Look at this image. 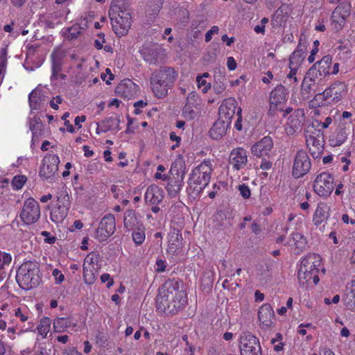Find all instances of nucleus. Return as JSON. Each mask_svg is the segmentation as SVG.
I'll return each mask as SVG.
<instances>
[{"mask_svg": "<svg viewBox=\"0 0 355 355\" xmlns=\"http://www.w3.org/2000/svg\"><path fill=\"white\" fill-rule=\"evenodd\" d=\"M16 280L23 289L29 290L38 286L41 281L39 263L31 261L23 263L17 271Z\"/></svg>", "mask_w": 355, "mask_h": 355, "instance_id": "39448f33", "label": "nucleus"}, {"mask_svg": "<svg viewBox=\"0 0 355 355\" xmlns=\"http://www.w3.org/2000/svg\"><path fill=\"white\" fill-rule=\"evenodd\" d=\"M230 123L219 119L216 121L209 130V135L214 139H219L226 134Z\"/></svg>", "mask_w": 355, "mask_h": 355, "instance_id": "2f4dec72", "label": "nucleus"}, {"mask_svg": "<svg viewBox=\"0 0 355 355\" xmlns=\"http://www.w3.org/2000/svg\"><path fill=\"white\" fill-rule=\"evenodd\" d=\"M347 93V85L343 82H335L329 88L326 89V95L334 103H337Z\"/></svg>", "mask_w": 355, "mask_h": 355, "instance_id": "393cba45", "label": "nucleus"}, {"mask_svg": "<svg viewBox=\"0 0 355 355\" xmlns=\"http://www.w3.org/2000/svg\"><path fill=\"white\" fill-rule=\"evenodd\" d=\"M286 101L287 92L286 88L281 85L275 87L270 94L268 114L270 116H275L279 112H282Z\"/></svg>", "mask_w": 355, "mask_h": 355, "instance_id": "0eeeda50", "label": "nucleus"}, {"mask_svg": "<svg viewBox=\"0 0 355 355\" xmlns=\"http://www.w3.org/2000/svg\"><path fill=\"white\" fill-rule=\"evenodd\" d=\"M64 53L60 50H55L51 55V69H62Z\"/></svg>", "mask_w": 355, "mask_h": 355, "instance_id": "a19ab883", "label": "nucleus"}, {"mask_svg": "<svg viewBox=\"0 0 355 355\" xmlns=\"http://www.w3.org/2000/svg\"><path fill=\"white\" fill-rule=\"evenodd\" d=\"M115 231V218L112 214L105 215L96 230L94 237L99 241H106Z\"/></svg>", "mask_w": 355, "mask_h": 355, "instance_id": "9b49d317", "label": "nucleus"}, {"mask_svg": "<svg viewBox=\"0 0 355 355\" xmlns=\"http://www.w3.org/2000/svg\"><path fill=\"white\" fill-rule=\"evenodd\" d=\"M120 119L118 116H110L101 123V131L107 132L110 130H119Z\"/></svg>", "mask_w": 355, "mask_h": 355, "instance_id": "4c0bfd02", "label": "nucleus"}, {"mask_svg": "<svg viewBox=\"0 0 355 355\" xmlns=\"http://www.w3.org/2000/svg\"><path fill=\"white\" fill-rule=\"evenodd\" d=\"M52 275L56 284H60L64 281V275L57 268L53 270Z\"/></svg>", "mask_w": 355, "mask_h": 355, "instance_id": "6e6d98bb", "label": "nucleus"}, {"mask_svg": "<svg viewBox=\"0 0 355 355\" xmlns=\"http://www.w3.org/2000/svg\"><path fill=\"white\" fill-rule=\"evenodd\" d=\"M289 68L290 72L287 75V79L290 80L291 85H297V83H298V78L297 77V72L298 71V69L293 67Z\"/></svg>", "mask_w": 355, "mask_h": 355, "instance_id": "864d4df0", "label": "nucleus"}, {"mask_svg": "<svg viewBox=\"0 0 355 355\" xmlns=\"http://www.w3.org/2000/svg\"><path fill=\"white\" fill-rule=\"evenodd\" d=\"M218 31L219 28L217 26H212L205 34V41L207 42H209L211 40L213 35L218 34Z\"/></svg>", "mask_w": 355, "mask_h": 355, "instance_id": "13d9d810", "label": "nucleus"}, {"mask_svg": "<svg viewBox=\"0 0 355 355\" xmlns=\"http://www.w3.org/2000/svg\"><path fill=\"white\" fill-rule=\"evenodd\" d=\"M98 255L94 252L89 253L83 263V278L87 284H92L96 279L98 266Z\"/></svg>", "mask_w": 355, "mask_h": 355, "instance_id": "1a4fd4ad", "label": "nucleus"}, {"mask_svg": "<svg viewBox=\"0 0 355 355\" xmlns=\"http://www.w3.org/2000/svg\"><path fill=\"white\" fill-rule=\"evenodd\" d=\"M322 259L317 254H308L304 257L299 265L297 277L302 285L309 284L313 282L316 285L319 282L318 271Z\"/></svg>", "mask_w": 355, "mask_h": 355, "instance_id": "20e7f679", "label": "nucleus"}, {"mask_svg": "<svg viewBox=\"0 0 355 355\" xmlns=\"http://www.w3.org/2000/svg\"><path fill=\"white\" fill-rule=\"evenodd\" d=\"M68 211L60 207H56L51 211V218L55 223L62 222L67 216Z\"/></svg>", "mask_w": 355, "mask_h": 355, "instance_id": "a18cd8bd", "label": "nucleus"}, {"mask_svg": "<svg viewBox=\"0 0 355 355\" xmlns=\"http://www.w3.org/2000/svg\"><path fill=\"white\" fill-rule=\"evenodd\" d=\"M227 66L230 71H233L236 68V62L233 57H228Z\"/></svg>", "mask_w": 355, "mask_h": 355, "instance_id": "0e129e2a", "label": "nucleus"}, {"mask_svg": "<svg viewBox=\"0 0 355 355\" xmlns=\"http://www.w3.org/2000/svg\"><path fill=\"white\" fill-rule=\"evenodd\" d=\"M311 168V162L308 154L304 150L297 152L293 166V175L299 178L306 174Z\"/></svg>", "mask_w": 355, "mask_h": 355, "instance_id": "2eb2a0df", "label": "nucleus"}, {"mask_svg": "<svg viewBox=\"0 0 355 355\" xmlns=\"http://www.w3.org/2000/svg\"><path fill=\"white\" fill-rule=\"evenodd\" d=\"M62 98L60 96L54 97L50 102L51 107L54 110L58 109V104L62 103Z\"/></svg>", "mask_w": 355, "mask_h": 355, "instance_id": "e2e57ef3", "label": "nucleus"}, {"mask_svg": "<svg viewBox=\"0 0 355 355\" xmlns=\"http://www.w3.org/2000/svg\"><path fill=\"white\" fill-rule=\"evenodd\" d=\"M237 108V102L234 98H229L221 103L219 107V119L231 123Z\"/></svg>", "mask_w": 355, "mask_h": 355, "instance_id": "412c9836", "label": "nucleus"}, {"mask_svg": "<svg viewBox=\"0 0 355 355\" xmlns=\"http://www.w3.org/2000/svg\"><path fill=\"white\" fill-rule=\"evenodd\" d=\"M51 321L48 317L41 319L37 327V332L42 338H46L51 329Z\"/></svg>", "mask_w": 355, "mask_h": 355, "instance_id": "79ce46f5", "label": "nucleus"}, {"mask_svg": "<svg viewBox=\"0 0 355 355\" xmlns=\"http://www.w3.org/2000/svg\"><path fill=\"white\" fill-rule=\"evenodd\" d=\"M226 88V85L223 83H216L214 84L213 89L216 94H222Z\"/></svg>", "mask_w": 355, "mask_h": 355, "instance_id": "bf43d9fd", "label": "nucleus"}, {"mask_svg": "<svg viewBox=\"0 0 355 355\" xmlns=\"http://www.w3.org/2000/svg\"><path fill=\"white\" fill-rule=\"evenodd\" d=\"M349 134V130L346 127L345 128H338L329 137V144L331 146H340L347 139Z\"/></svg>", "mask_w": 355, "mask_h": 355, "instance_id": "473e14b6", "label": "nucleus"}, {"mask_svg": "<svg viewBox=\"0 0 355 355\" xmlns=\"http://www.w3.org/2000/svg\"><path fill=\"white\" fill-rule=\"evenodd\" d=\"M197 86L198 89H201L203 93H207L211 88V83H208L202 77H197Z\"/></svg>", "mask_w": 355, "mask_h": 355, "instance_id": "3c124183", "label": "nucleus"}, {"mask_svg": "<svg viewBox=\"0 0 355 355\" xmlns=\"http://www.w3.org/2000/svg\"><path fill=\"white\" fill-rule=\"evenodd\" d=\"M184 173H182V174H178L176 178L174 177L168 180L166 190L171 197H175L180 191L184 184Z\"/></svg>", "mask_w": 355, "mask_h": 355, "instance_id": "c756f323", "label": "nucleus"}, {"mask_svg": "<svg viewBox=\"0 0 355 355\" xmlns=\"http://www.w3.org/2000/svg\"><path fill=\"white\" fill-rule=\"evenodd\" d=\"M187 303V294L180 289V283L168 280L159 288L157 297V307L161 312L173 315Z\"/></svg>", "mask_w": 355, "mask_h": 355, "instance_id": "f257e3e1", "label": "nucleus"}, {"mask_svg": "<svg viewBox=\"0 0 355 355\" xmlns=\"http://www.w3.org/2000/svg\"><path fill=\"white\" fill-rule=\"evenodd\" d=\"M81 28L79 25L75 24L68 28V37L73 39L77 37L81 32Z\"/></svg>", "mask_w": 355, "mask_h": 355, "instance_id": "603ef678", "label": "nucleus"}, {"mask_svg": "<svg viewBox=\"0 0 355 355\" xmlns=\"http://www.w3.org/2000/svg\"><path fill=\"white\" fill-rule=\"evenodd\" d=\"M322 78L318 80L313 76L311 77H305L302 83L300 94L303 99H308L313 92H317L316 85L320 83Z\"/></svg>", "mask_w": 355, "mask_h": 355, "instance_id": "bb28decb", "label": "nucleus"}, {"mask_svg": "<svg viewBox=\"0 0 355 355\" xmlns=\"http://www.w3.org/2000/svg\"><path fill=\"white\" fill-rule=\"evenodd\" d=\"M288 245L293 247L295 252L299 254L304 250L307 245L306 239L300 233H293L289 238Z\"/></svg>", "mask_w": 355, "mask_h": 355, "instance_id": "7c9ffc66", "label": "nucleus"}, {"mask_svg": "<svg viewBox=\"0 0 355 355\" xmlns=\"http://www.w3.org/2000/svg\"><path fill=\"white\" fill-rule=\"evenodd\" d=\"M240 350L241 355H261L259 340L250 333L241 337Z\"/></svg>", "mask_w": 355, "mask_h": 355, "instance_id": "f8f14e48", "label": "nucleus"}, {"mask_svg": "<svg viewBox=\"0 0 355 355\" xmlns=\"http://www.w3.org/2000/svg\"><path fill=\"white\" fill-rule=\"evenodd\" d=\"M44 101V96L42 91L39 89L33 90L28 96V102L31 110V114H33V110H40Z\"/></svg>", "mask_w": 355, "mask_h": 355, "instance_id": "f704fd0d", "label": "nucleus"}, {"mask_svg": "<svg viewBox=\"0 0 355 355\" xmlns=\"http://www.w3.org/2000/svg\"><path fill=\"white\" fill-rule=\"evenodd\" d=\"M344 302L348 309L355 311V282L352 283L350 291L344 297Z\"/></svg>", "mask_w": 355, "mask_h": 355, "instance_id": "ea45409f", "label": "nucleus"}, {"mask_svg": "<svg viewBox=\"0 0 355 355\" xmlns=\"http://www.w3.org/2000/svg\"><path fill=\"white\" fill-rule=\"evenodd\" d=\"M238 189L240 192V194L243 198L248 199L250 197L251 192L250 188L247 185H245V184H240Z\"/></svg>", "mask_w": 355, "mask_h": 355, "instance_id": "5fc2aeb1", "label": "nucleus"}, {"mask_svg": "<svg viewBox=\"0 0 355 355\" xmlns=\"http://www.w3.org/2000/svg\"><path fill=\"white\" fill-rule=\"evenodd\" d=\"M70 328L73 331L80 330L77 320L73 318H57L53 320V329L55 332L62 333Z\"/></svg>", "mask_w": 355, "mask_h": 355, "instance_id": "5701e85b", "label": "nucleus"}, {"mask_svg": "<svg viewBox=\"0 0 355 355\" xmlns=\"http://www.w3.org/2000/svg\"><path fill=\"white\" fill-rule=\"evenodd\" d=\"M178 76V72L171 67H162L155 70L150 77L152 92L157 98L166 97L172 89Z\"/></svg>", "mask_w": 355, "mask_h": 355, "instance_id": "f03ea898", "label": "nucleus"}, {"mask_svg": "<svg viewBox=\"0 0 355 355\" xmlns=\"http://www.w3.org/2000/svg\"><path fill=\"white\" fill-rule=\"evenodd\" d=\"M241 107H238L237 109V116H238V119L235 123V128L236 130H241L242 129V125H241Z\"/></svg>", "mask_w": 355, "mask_h": 355, "instance_id": "69168bd1", "label": "nucleus"}, {"mask_svg": "<svg viewBox=\"0 0 355 355\" xmlns=\"http://www.w3.org/2000/svg\"><path fill=\"white\" fill-rule=\"evenodd\" d=\"M248 158L247 151L243 148H234L229 157V164L232 169L240 171L245 167L248 164Z\"/></svg>", "mask_w": 355, "mask_h": 355, "instance_id": "6ab92c4d", "label": "nucleus"}, {"mask_svg": "<svg viewBox=\"0 0 355 355\" xmlns=\"http://www.w3.org/2000/svg\"><path fill=\"white\" fill-rule=\"evenodd\" d=\"M123 224L124 227L127 229L128 231L135 230L142 226V224L138 220V218L132 210H128L125 212Z\"/></svg>", "mask_w": 355, "mask_h": 355, "instance_id": "72a5a7b5", "label": "nucleus"}, {"mask_svg": "<svg viewBox=\"0 0 355 355\" xmlns=\"http://www.w3.org/2000/svg\"><path fill=\"white\" fill-rule=\"evenodd\" d=\"M306 145L310 151H313L312 153H315V150H320L322 144L319 138L311 135H306Z\"/></svg>", "mask_w": 355, "mask_h": 355, "instance_id": "37998d69", "label": "nucleus"}, {"mask_svg": "<svg viewBox=\"0 0 355 355\" xmlns=\"http://www.w3.org/2000/svg\"><path fill=\"white\" fill-rule=\"evenodd\" d=\"M40 216V209L38 202L33 198H28L24 203L20 218L26 225H31L38 220Z\"/></svg>", "mask_w": 355, "mask_h": 355, "instance_id": "6e6552de", "label": "nucleus"}, {"mask_svg": "<svg viewBox=\"0 0 355 355\" xmlns=\"http://www.w3.org/2000/svg\"><path fill=\"white\" fill-rule=\"evenodd\" d=\"M318 48H313L311 51L310 55L308 57V61L309 63H313L315 60V55L318 53Z\"/></svg>", "mask_w": 355, "mask_h": 355, "instance_id": "774afa93", "label": "nucleus"}, {"mask_svg": "<svg viewBox=\"0 0 355 355\" xmlns=\"http://www.w3.org/2000/svg\"><path fill=\"white\" fill-rule=\"evenodd\" d=\"M115 92L121 98L130 99L137 95L138 85L130 79H124L116 86Z\"/></svg>", "mask_w": 355, "mask_h": 355, "instance_id": "aec40b11", "label": "nucleus"}, {"mask_svg": "<svg viewBox=\"0 0 355 355\" xmlns=\"http://www.w3.org/2000/svg\"><path fill=\"white\" fill-rule=\"evenodd\" d=\"M57 207H60L62 209L68 211L70 207V199L66 191H61L58 196Z\"/></svg>", "mask_w": 355, "mask_h": 355, "instance_id": "49530a36", "label": "nucleus"}, {"mask_svg": "<svg viewBox=\"0 0 355 355\" xmlns=\"http://www.w3.org/2000/svg\"><path fill=\"white\" fill-rule=\"evenodd\" d=\"M334 178L329 173H321L319 174L313 183L315 192L321 197L329 196L334 190Z\"/></svg>", "mask_w": 355, "mask_h": 355, "instance_id": "9d476101", "label": "nucleus"}, {"mask_svg": "<svg viewBox=\"0 0 355 355\" xmlns=\"http://www.w3.org/2000/svg\"><path fill=\"white\" fill-rule=\"evenodd\" d=\"M132 231H133V232H132V236L133 241L137 245L141 244L144 241L145 237H146L143 225L135 230H132Z\"/></svg>", "mask_w": 355, "mask_h": 355, "instance_id": "de8ad7c7", "label": "nucleus"}, {"mask_svg": "<svg viewBox=\"0 0 355 355\" xmlns=\"http://www.w3.org/2000/svg\"><path fill=\"white\" fill-rule=\"evenodd\" d=\"M183 238L180 230L172 229L168 234V246L166 252L173 256H178L183 248Z\"/></svg>", "mask_w": 355, "mask_h": 355, "instance_id": "dca6fc26", "label": "nucleus"}, {"mask_svg": "<svg viewBox=\"0 0 355 355\" xmlns=\"http://www.w3.org/2000/svg\"><path fill=\"white\" fill-rule=\"evenodd\" d=\"M200 99L197 93L190 92L187 98L186 104L182 108L183 116L188 120L193 119L200 112Z\"/></svg>", "mask_w": 355, "mask_h": 355, "instance_id": "4468645a", "label": "nucleus"}, {"mask_svg": "<svg viewBox=\"0 0 355 355\" xmlns=\"http://www.w3.org/2000/svg\"><path fill=\"white\" fill-rule=\"evenodd\" d=\"M109 17L112 28L118 36L127 34L131 26V17L128 11L112 6L109 11Z\"/></svg>", "mask_w": 355, "mask_h": 355, "instance_id": "423d86ee", "label": "nucleus"}, {"mask_svg": "<svg viewBox=\"0 0 355 355\" xmlns=\"http://www.w3.org/2000/svg\"><path fill=\"white\" fill-rule=\"evenodd\" d=\"M307 46L305 42L300 40L296 50L290 55L289 67L298 69L302 63Z\"/></svg>", "mask_w": 355, "mask_h": 355, "instance_id": "a878e982", "label": "nucleus"}, {"mask_svg": "<svg viewBox=\"0 0 355 355\" xmlns=\"http://www.w3.org/2000/svg\"><path fill=\"white\" fill-rule=\"evenodd\" d=\"M12 313L21 322L28 321L32 315L28 307L25 305L15 308L12 310Z\"/></svg>", "mask_w": 355, "mask_h": 355, "instance_id": "58836bf2", "label": "nucleus"}, {"mask_svg": "<svg viewBox=\"0 0 355 355\" xmlns=\"http://www.w3.org/2000/svg\"><path fill=\"white\" fill-rule=\"evenodd\" d=\"M273 147V141L271 137H264L251 147V153L259 158L269 157Z\"/></svg>", "mask_w": 355, "mask_h": 355, "instance_id": "a211bd4d", "label": "nucleus"}, {"mask_svg": "<svg viewBox=\"0 0 355 355\" xmlns=\"http://www.w3.org/2000/svg\"><path fill=\"white\" fill-rule=\"evenodd\" d=\"M141 53H142L144 60L146 62H148L149 63H155V62L156 58H155V53L154 51H153V52H152V55L150 53L148 54V50L146 49H143L141 50Z\"/></svg>", "mask_w": 355, "mask_h": 355, "instance_id": "4d7b16f0", "label": "nucleus"}, {"mask_svg": "<svg viewBox=\"0 0 355 355\" xmlns=\"http://www.w3.org/2000/svg\"><path fill=\"white\" fill-rule=\"evenodd\" d=\"M349 12L350 7L349 5H340L334 9L331 18L336 29L339 30L343 27L349 15Z\"/></svg>", "mask_w": 355, "mask_h": 355, "instance_id": "b1692460", "label": "nucleus"}, {"mask_svg": "<svg viewBox=\"0 0 355 355\" xmlns=\"http://www.w3.org/2000/svg\"><path fill=\"white\" fill-rule=\"evenodd\" d=\"M26 181V178L24 175L15 176L12 181L13 189L15 190L20 189Z\"/></svg>", "mask_w": 355, "mask_h": 355, "instance_id": "8fccbe9b", "label": "nucleus"}, {"mask_svg": "<svg viewBox=\"0 0 355 355\" xmlns=\"http://www.w3.org/2000/svg\"><path fill=\"white\" fill-rule=\"evenodd\" d=\"M212 171L209 160H205L192 170L188 181L189 195L196 198L203 191L209 182Z\"/></svg>", "mask_w": 355, "mask_h": 355, "instance_id": "7ed1b4c3", "label": "nucleus"}, {"mask_svg": "<svg viewBox=\"0 0 355 355\" xmlns=\"http://www.w3.org/2000/svg\"><path fill=\"white\" fill-rule=\"evenodd\" d=\"M332 62V58L330 55H327L324 56L317 64L318 71L314 76L315 78L320 77H325L331 73L330 67Z\"/></svg>", "mask_w": 355, "mask_h": 355, "instance_id": "c9c22d12", "label": "nucleus"}, {"mask_svg": "<svg viewBox=\"0 0 355 355\" xmlns=\"http://www.w3.org/2000/svg\"><path fill=\"white\" fill-rule=\"evenodd\" d=\"M157 264V272H164L166 270V262L162 259H159L156 262Z\"/></svg>", "mask_w": 355, "mask_h": 355, "instance_id": "338daca9", "label": "nucleus"}, {"mask_svg": "<svg viewBox=\"0 0 355 355\" xmlns=\"http://www.w3.org/2000/svg\"><path fill=\"white\" fill-rule=\"evenodd\" d=\"M43 124L40 118L36 115L30 118L29 129L32 132L33 139H37L42 132Z\"/></svg>", "mask_w": 355, "mask_h": 355, "instance_id": "e433bc0d", "label": "nucleus"}, {"mask_svg": "<svg viewBox=\"0 0 355 355\" xmlns=\"http://www.w3.org/2000/svg\"><path fill=\"white\" fill-rule=\"evenodd\" d=\"M163 198V191L156 185L149 186L146 191L144 199L146 202L151 205L159 203Z\"/></svg>", "mask_w": 355, "mask_h": 355, "instance_id": "c85d7f7f", "label": "nucleus"}, {"mask_svg": "<svg viewBox=\"0 0 355 355\" xmlns=\"http://www.w3.org/2000/svg\"><path fill=\"white\" fill-rule=\"evenodd\" d=\"M329 99L328 95H326V89L321 93L315 95L311 101L310 104L311 107H320L326 104Z\"/></svg>", "mask_w": 355, "mask_h": 355, "instance_id": "c03bdc74", "label": "nucleus"}, {"mask_svg": "<svg viewBox=\"0 0 355 355\" xmlns=\"http://www.w3.org/2000/svg\"><path fill=\"white\" fill-rule=\"evenodd\" d=\"M59 157L53 154H47L42 160V165L40 170V175L44 179L53 178L58 172Z\"/></svg>", "mask_w": 355, "mask_h": 355, "instance_id": "ddd939ff", "label": "nucleus"}, {"mask_svg": "<svg viewBox=\"0 0 355 355\" xmlns=\"http://www.w3.org/2000/svg\"><path fill=\"white\" fill-rule=\"evenodd\" d=\"M268 157L261 158L260 168L262 170H268L272 167V162L267 159Z\"/></svg>", "mask_w": 355, "mask_h": 355, "instance_id": "680f3d73", "label": "nucleus"}, {"mask_svg": "<svg viewBox=\"0 0 355 355\" xmlns=\"http://www.w3.org/2000/svg\"><path fill=\"white\" fill-rule=\"evenodd\" d=\"M101 280L103 283L107 282V287L110 288L113 284L114 281L110 278V275L108 273H104L101 276Z\"/></svg>", "mask_w": 355, "mask_h": 355, "instance_id": "052dcab7", "label": "nucleus"}, {"mask_svg": "<svg viewBox=\"0 0 355 355\" xmlns=\"http://www.w3.org/2000/svg\"><path fill=\"white\" fill-rule=\"evenodd\" d=\"M304 114L302 110H297L290 115L285 128L288 135H293L300 129L304 121Z\"/></svg>", "mask_w": 355, "mask_h": 355, "instance_id": "4be33fe9", "label": "nucleus"}, {"mask_svg": "<svg viewBox=\"0 0 355 355\" xmlns=\"http://www.w3.org/2000/svg\"><path fill=\"white\" fill-rule=\"evenodd\" d=\"M258 319L260 327L268 330L273 327L275 323V313L268 304H263L258 311Z\"/></svg>", "mask_w": 355, "mask_h": 355, "instance_id": "f3484780", "label": "nucleus"}, {"mask_svg": "<svg viewBox=\"0 0 355 355\" xmlns=\"http://www.w3.org/2000/svg\"><path fill=\"white\" fill-rule=\"evenodd\" d=\"M330 207L325 202H319L313 216V222L318 226L329 217Z\"/></svg>", "mask_w": 355, "mask_h": 355, "instance_id": "cd10ccee", "label": "nucleus"}, {"mask_svg": "<svg viewBox=\"0 0 355 355\" xmlns=\"http://www.w3.org/2000/svg\"><path fill=\"white\" fill-rule=\"evenodd\" d=\"M12 261V256L10 254L0 250V275H1V270L6 266H8Z\"/></svg>", "mask_w": 355, "mask_h": 355, "instance_id": "09e8293b", "label": "nucleus"}]
</instances>
